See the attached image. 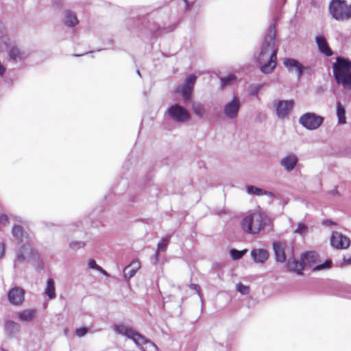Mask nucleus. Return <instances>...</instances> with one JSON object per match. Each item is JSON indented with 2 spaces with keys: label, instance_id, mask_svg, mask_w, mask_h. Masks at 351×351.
Returning <instances> with one entry per match:
<instances>
[{
  "label": "nucleus",
  "instance_id": "obj_1",
  "mask_svg": "<svg viewBox=\"0 0 351 351\" xmlns=\"http://www.w3.org/2000/svg\"><path fill=\"white\" fill-rule=\"evenodd\" d=\"M275 27L271 25L267 29L258 56L261 71L264 73H270L276 66L278 48L275 47Z\"/></svg>",
  "mask_w": 351,
  "mask_h": 351
},
{
  "label": "nucleus",
  "instance_id": "obj_2",
  "mask_svg": "<svg viewBox=\"0 0 351 351\" xmlns=\"http://www.w3.org/2000/svg\"><path fill=\"white\" fill-rule=\"evenodd\" d=\"M241 226L243 232L256 235L266 228L270 229L271 221L264 211L256 210L247 215L242 219Z\"/></svg>",
  "mask_w": 351,
  "mask_h": 351
},
{
  "label": "nucleus",
  "instance_id": "obj_3",
  "mask_svg": "<svg viewBox=\"0 0 351 351\" xmlns=\"http://www.w3.org/2000/svg\"><path fill=\"white\" fill-rule=\"evenodd\" d=\"M113 329L117 335L132 339L138 346L141 347L143 351H158L157 346L153 342L146 339L131 327L123 324H118L115 325Z\"/></svg>",
  "mask_w": 351,
  "mask_h": 351
},
{
  "label": "nucleus",
  "instance_id": "obj_4",
  "mask_svg": "<svg viewBox=\"0 0 351 351\" xmlns=\"http://www.w3.org/2000/svg\"><path fill=\"white\" fill-rule=\"evenodd\" d=\"M334 77L338 84L345 88L351 89V62L344 58H337L332 64Z\"/></svg>",
  "mask_w": 351,
  "mask_h": 351
},
{
  "label": "nucleus",
  "instance_id": "obj_5",
  "mask_svg": "<svg viewBox=\"0 0 351 351\" xmlns=\"http://www.w3.org/2000/svg\"><path fill=\"white\" fill-rule=\"evenodd\" d=\"M329 10L332 16L338 21H346L351 18V6L346 1L332 0Z\"/></svg>",
  "mask_w": 351,
  "mask_h": 351
},
{
  "label": "nucleus",
  "instance_id": "obj_6",
  "mask_svg": "<svg viewBox=\"0 0 351 351\" xmlns=\"http://www.w3.org/2000/svg\"><path fill=\"white\" fill-rule=\"evenodd\" d=\"M196 79V75L191 74L186 77L183 84L178 86L176 89V93L182 94L185 103H188L191 101Z\"/></svg>",
  "mask_w": 351,
  "mask_h": 351
},
{
  "label": "nucleus",
  "instance_id": "obj_7",
  "mask_svg": "<svg viewBox=\"0 0 351 351\" xmlns=\"http://www.w3.org/2000/svg\"><path fill=\"white\" fill-rule=\"evenodd\" d=\"M167 113L173 121L178 123H186L191 119L189 112L178 104H175L170 106Z\"/></svg>",
  "mask_w": 351,
  "mask_h": 351
},
{
  "label": "nucleus",
  "instance_id": "obj_8",
  "mask_svg": "<svg viewBox=\"0 0 351 351\" xmlns=\"http://www.w3.org/2000/svg\"><path fill=\"white\" fill-rule=\"evenodd\" d=\"M324 117L313 112H306L299 119V123L307 130H316L322 125Z\"/></svg>",
  "mask_w": 351,
  "mask_h": 351
},
{
  "label": "nucleus",
  "instance_id": "obj_9",
  "mask_svg": "<svg viewBox=\"0 0 351 351\" xmlns=\"http://www.w3.org/2000/svg\"><path fill=\"white\" fill-rule=\"evenodd\" d=\"M241 107V102L237 96L227 101L223 107L224 116L230 120L236 119L238 117L239 110Z\"/></svg>",
  "mask_w": 351,
  "mask_h": 351
},
{
  "label": "nucleus",
  "instance_id": "obj_10",
  "mask_svg": "<svg viewBox=\"0 0 351 351\" xmlns=\"http://www.w3.org/2000/svg\"><path fill=\"white\" fill-rule=\"evenodd\" d=\"M330 243L333 247L346 249L350 245V240L340 232H333L330 237Z\"/></svg>",
  "mask_w": 351,
  "mask_h": 351
},
{
  "label": "nucleus",
  "instance_id": "obj_11",
  "mask_svg": "<svg viewBox=\"0 0 351 351\" xmlns=\"http://www.w3.org/2000/svg\"><path fill=\"white\" fill-rule=\"evenodd\" d=\"M294 102L293 100L278 101L276 104V114L278 118L284 119L288 116L293 108Z\"/></svg>",
  "mask_w": 351,
  "mask_h": 351
},
{
  "label": "nucleus",
  "instance_id": "obj_12",
  "mask_svg": "<svg viewBox=\"0 0 351 351\" xmlns=\"http://www.w3.org/2000/svg\"><path fill=\"white\" fill-rule=\"evenodd\" d=\"M298 162V158L293 153H288L285 155L280 160V165L287 172L293 171Z\"/></svg>",
  "mask_w": 351,
  "mask_h": 351
},
{
  "label": "nucleus",
  "instance_id": "obj_13",
  "mask_svg": "<svg viewBox=\"0 0 351 351\" xmlns=\"http://www.w3.org/2000/svg\"><path fill=\"white\" fill-rule=\"evenodd\" d=\"M25 291L22 288L15 287L11 289L8 293L9 302L13 305H19L24 300Z\"/></svg>",
  "mask_w": 351,
  "mask_h": 351
},
{
  "label": "nucleus",
  "instance_id": "obj_14",
  "mask_svg": "<svg viewBox=\"0 0 351 351\" xmlns=\"http://www.w3.org/2000/svg\"><path fill=\"white\" fill-rule=\"evenodd\" d=\"M283 63L289 72L296 73L298 79L302 77L304 66L299 61L293 58H286Z\"/></svg>",
  "mask_w": 351,
  "mask_h": 351
},
{
  "label": "nucleus",
  "instance_id": "obj_15",
  "mask_svg": "<svg viewBox=\"0 0 351 351\" xmlns=\"http://www.w3.org/2000/svg\"><path fill=\"white\" fill-rule=\"evenodd\" d=\"M36 256L37 253L32 249L29 245H23L18 252L17 259L23 262L29 258H35Z\"/></svg>",
  "mask_w": 351,
  "mask_h": 351
},
{
  "label": "nucleus",
  "instance_id": "obj_16",
  "mask_svg": "<svg viewBox=\"0 0 351 351\" xmlns=\"http://www.w3.org/2000/svg\"><path fill=\"white\" fill-rule=\"evenodd\" d=\"M315 42L317 45L318 49L320 53H323L326 56H331L332 55V51L328 46V44L326 38L322 36H317L315 37Z\"/></svg>",
  "mask_w": 351,
  "mask_h": 351
},
{
  "label": "nucleus",
  "instance_id": "obj_17",
  "mask_svg": "<svg viewBox=\"0 0 351 351\" xmlns=\"http://www.w3.org/2000/svg\"><path fill=\"white\" fill-rule=\"evenodd\" d=\"M8 56L10 60L20 62L26 59L27 54L24 51H21L18 47L12 46L9 49Z\"/></svg>",
  "mask_w": 351,
  "mask_h": 351
},
{
  "label": "nucleus",
  "instance_id": "obj_18",
  "mask_svg": "<svg viewBox=\"0 0 351 351\" xmlns=\"http://www.w3.org/2000/svg\"><path fill=\"white\" fill-rule=\"evenodd\" d=\"M251 256L255 263H264L269 258V253L264 249L254 248L251 251Z\"/></svg>",
  "mask_w": 351,
  "mask_h": 351
},
{
  "label": "nucleus",
  "instance_id": "obj_19",
  "mask_svg": "<svg viewBox=\"0 0 351 351\" xmlns=\"http://www.w3.org/2000/svg\"><path fill=\"white\" fill-rule=\"evenodd\" d=\"M285 249V244L282 242H274L273 243V250L274 251L275 257L277 262H285L286 255Z\"/></svg>",
  "mask_w": 351,
  "mask_h": 351
},
{
  "label": "nucleus",
  "instance_id": "obj_20",
  "mask_svg": "<svg viewBox=\"0 0 351 351\" xmlns=\"http://www.w3.org/2000/svg\"><path fill=\"white\" fill-rule=\"evenodd\" d=\"M317 258L318 254L315 252H304L300 256V259L306 267H312Z\"/></svg>",
  "mask_w": 351,
  "mask_h": 351
},
{
  "label": "nucleus",
  "instance_id": "obj_21",
  "mask_svg": "<svg viewBox=\"0 0 351 351\" xmlns=\"http://www.w3.org/2000/svg\"><path fill=\"white\" fill-rule=\"evenodd\" d=\"M141 264L138 261H133L129 265L123 269L124 277L127 279L132 278L140 269Z\"/></svg>",
  "mask_w": 351,
  "mask_h": 351
},
{
  "label": "nucleus",
  "instance_id": "obj_22",
  "mask_svg": "<svg viewBox=\"0 0 351 351\" xmlns=\"http://www.w3.org/2000/svg\"><path fill=\"white\" fill-rule=\"evenodd\" d=\"M287 267L290 271H295L298 274H301L302 271L306 267L302 260L298 261L294 258L289 259Z\"/></svg>",
  "mask_w": 351,
  "mask_h": 351
},
{
  "label": "nucleus",
  "instance_id": "obj_23",
  "mask_svg": "<svg viewBox=\"0 0 351 351\" xmlns=\"http://www.w3.org/2000/svg\"><path fill=\"white\" fill-rule=\"evenodd\" d=\"M64 23L68 27H73L78 23L75 14L70 10H66L64 14Z\"/></svg>",
  "mask_w": 351,
  "mask_h": 351
},
{
  "label": "nucleus",
  "instance_id": "obj_24",
  "mask_svg": "<svg viewBox=\"0 0 351 351\" xmlns=\"http://www.w3.org/2000/svg\"><path fill=\"white\" fill-rule=\"evenodd\" d=\"M9 38L5 32L4 27L0 21V51H4L8 49Z\"/></svg>",
  "mask_w": 351,
  "mask_h": 351
},
{
  "label": "nucleus",
  "instance_id": "obj_25",
  "mask_svg": "<svg viewBox=\"0 0 351 351\" xmlns=\"http://www.w3.org/2000/svg\"><path fill=\"white\" fill-rule=\"evenodd\" d=\"M169 241V237H166L162 239V240L157 245V251L154 254L155 258V263H158L159 261V254L160 252H165L167 250L168 243Z\"/></svg>",
  "mask_w": 351,
  "mask_h": 351
},
{
  "label": "nucleus",
  "instance_id": "obj_26",
  "mask_svg": "<svg viewBox=\"0 0 351 351\" xmlns=\"http://www.w3.org/2000/svg\"><path fill=\"white\" fill-rule=\"evenodd\" d=\"M36 315V311L34 309H27L21 311L18 313V318L21 322H30Z\"/></svg>",
  "mask_w": 351,
  "mask_h": 351
},
{
  "label": "nucleus",
  "instance_id": "obj_27",
  "mask_svg": "<svg viewBox=\"0 0 351 351\" xmlns=\"http://www.w3.org/2000/svg\"><path fill=\"white\" fill-rule=\"evenodd\" d=\"M45 293L51 300L56 298V287L55 282L52 278H49L47 281V286L45 289Z\"/></svg>",
  "mask_w": 351,
  "mask_h": 351
},
{
  "label": "nucleus",
  "instance_id": "obj_28",
  "mask_svg": "<svg viewBox=\"0 0 351 351\" xmlns=\"http://www.w3.org/2000/svg\"><path fill=\"white\" fill-rule=\"evenodd\" d=\"M192 109L197 117L202 119L206 114L205 106L201 102H193L192 104Z\"/></svg>",
  "mask_w": 351,
  "mask_h": 351
},
{
  "label": "nucleus",
  "instance_id": "obj_29",
  "mask_svg": "<svg viewBox=\"0 0 351 351\" xmlns=\"http://www.w3.org/2000/svg\"><path fill=\"white\" fill-rule=\"evenodd\" d=\"M20 326L13 321H7L5 324V329L9 335H12L19 330Z\"/></svg>",
  "mask_w": 351,
  "mask_h": 351
},
{
  "label": "nucleus",
  "instance_id": "obj_30",
  "mask_svg": "<svg viewBox=\"0 0 351 351\" xmlns=\"http://www.w3.org/2000/svg\"><path fill=\"white\" fill-rule=\"evenodd\" d=\"M345 114L346 111L344 107L340 102H338L337 105V115L339 123L344 124L346 122Z\"/></svg>",
  "mask_w": 351,
  "mask_h": 351
},
{
  "label": "nucleus",
  "instance_id": "obj_31",
  "mask_svg": "<svg viewBox=\"0 0 351 351\" xmlns=\"http://www.w3.org/2000/svg\"><path fill=\"white\" fill-rule=\"evenodd\" d=\"M265 84H252L247 88L248 93L250 95L257 97L259 90L264 86Z\"/></svg>",
  "mask_w": 351,
  "mask_h": 351
},
{
  "label": "nucleus",
  "instance_id": "obj_32",
  "mask_svg": "<svg viewBox=\"0 0 351 351\" xmlns=\"http://www.w3.org/2000/svg\"><path fill=\"white\" fill-rule=\"evenodd\" d=\"M263 190L264 189H262L253 185H249L246 186V191L249 195L262 196L263 193Z\"/></svg>",
  "mask_w": 351,
  "mask_h": 351
},
{
  "label": "nucleus",
  "instance_id": "obj_33",
  "mask_svg": "<svg viewBox=\"0 0 351 351\" xmlns=\"http://www.w3.org/2000/svg\"><path fill=\"white\" fill-rule=\"evenodd\" d=\"M12 234L15 238L18 239L19 240H21V241H23V232L21 226L18 225H14L12 228Z\"/></svg>",
  "mask_w": 351,
  "mask_h": 351
},
{
  "label": "nucleus",
  "instance_id": "obj_34",
  "mask_svg": "<svg viewBox=\"0 0 351 351\" xmlns=\"http://www.w3.org/2000/svg\"><path fill=\"white\" fill-rule=\"evenodd\" d=\"M247 250L245 249L241 251H239L235 249H232L230 250V255L232 259L239 260L243 257V256L247 252Z\"/></svg>",
  "mask_w": 351,
  "mask_h": 351
},
{
  "label": "nucleus",
  "instance_id": "obj_35",
  "mask_svg": "<svg viewBox=\"0 0 351 351\" xmlns=\"http://www.w3.org/2000/svg\"><path fill=\"white\" fill-rule=\"evenodd\" d=\"M236 80V77L233 74H230L226 77L221 78L222 86H226Z\"/></svg>",
  "mask_w": 351,
  "mask_h": 351
},
{
  "label": "nucleus",
  "instance_id": "obj_36",
  "mask_svg": "<svg viewBox=\"0 0 351 351\" xmlns=\"http://www.w3.org/2000/svg\"><path fill=\"white\" fill-rule=\"evenodd\" d=\"M307 226L303 223H299L297 228L294 230L295 233L303 235L307 232Z\"/></svg>",
  "mask_w": 351,
  "mask_h": 351
},
{
  "label": "nucleus",
  "instance_id": "obj_37",
  "mask_svg": "<svg viewBox=\"0 0 351 351\" xmlns=\"http://www.w3.org/2000/svg\"><path fill=\"white\" fill-rule=\"evenodd\" d=\"M332 262L329 260L326 261L323 264L317 265L313 267V271H319L330 267Z\"/></svg>",
  "mask_w": 351,
  "mask_h": 351
},
{
  "label": "nucleus",
  "instance_id": "obj_38",
  "mask_svg": "<svg viewBox=\"0 0 351 351\" xmlns=\"http://www.w3.org/2000/svg\"><path fill=\"white\" fill-rule=\"evenodd\" d=\"M237 290L243 295H247L250 292L249 287L244 285L241 283H239L237 285Z\"/></svg>",
  "mask_w": 351,
  "mask_h": 351
},
{
  "label": "nucleus",
  "instance_id": "obj_39",
  "mask_svg": "<svg viewBox=\"0 0 351 351\" xmlns=\"http://www.w3.org/2000/svg\"><path fill=\"white\" fill-rule=\"evenodd\" d=\"M88 266L90 268H92V269H95L98 271H101L103 274L107 275V273L102 269V268L101 267H99V265H97V264L96 263L95 261L93 260V259H91L88 261Z\"/></svg>",
  "mask_w": 351,
  "mask_h": 351
},
{
  "label": "nucleus",
  "instance_id": "obj_40",
  "mask_svg": "<svg viewBox=\"0 0 351 351\" xmlns=\"http://www.w3.org/2000/svg\"><path fill=\"white\" fill-rule=\"evenodd\" d=\"M69 245L71 249L77 250L83 247L85 245V243L82 241H72Z\"/></svg>",
  "mask_w": 351,
  "mask_h": 351
},
{
  "label": "nucleus",
  "instance_id": "obj_41",
  "mask_svg": "<svg viewBox=\"0 0 351 351\" xmlns=\"http://www.w3.org/2000/svg\"><path fill=\"white\" fill-rule=\"evenodd\" d=\"M88 332V329L86 327H82L77 328L75 334L77 337H82L84 336Z\"/></svg>",
  "mask_w": 351,
  "mask_h": 351
},
{
  "label": "nucleus",
  "instance_id": "obj_42",
  "mask_svg": "<svg viewBox=\"0 0 351 351\" xmlns=\"http://www.w3.org/2000/svg\"><path fill=\"white\" fill-rule=\"evenodd\" d=\"M263 195H267L271 198H273L275 197V194L273 192L268 191L266 190H263Z\"/></svg>",
  "mask_w": 351,
  "mask_h": 351
},
{
  "label": "nucleus",
  "instance_id": "obj_43",
  "mask_svg": "<svg viewBox=\"0 0 351 351\" xmlns=\"http://www.w3.org/2000/svg\"><path fill=\"white\" fill-rule=\"evenodd\" d=\"M342 265H351V256L349 258L344 257L343 259Z\"/></svg>",
  "mask_w": 351,
  "mask_h": 351
},
{
  "label": "nucleus",
  "instance_id": "obj_44",
  "mask_svg": "<svg viewBox=\"0 0 351 351\" xmlns=\"http://www.w3.org/2000/svg\"><path fill=\"white\" fill-rule=\"evenodd\" d=\"M5 71V66L0 62V76H2L4 74Z\"/></svg>",
  "mask_w": 351,
  "mask_h": 351
},
{
  "label": "nucleus",
  "instance_id": "obj_45",
  "mask_svg": "<svg viewBox=\"0 0 351 351\" xmlns=\"http://www.w3.org/2000/svg\"><path fill=\"white\" fill-rule=\"evenodd\" d=\"M191 287L193 289H195L197 292H199V286L197 285H191Z\"/></svg>",
  "mask_w": 351,
  "mask_h": 351
},
{
  "label": "nucleus",
  "instance_id": "obj_46",
  "mask_svg": "<svg viewBox=\"0 0 351 351\" xmlns=\"http://www.w3.org/2000/svg\"><path fill=\"white\" fill-rule=\"evenodd\" d=\"M4 253V247L3 245H0V257Z\"/></svg>",
  "mask_w": 351,
  "mask_h": 351
},
{
  "label": "nucleus",
  "instance_id": "obj_47",
  "mask_svg": "<svg viewBox=\"0 0 351 351\" xmlns=\"http://www.w3.org/2000/svg\"><path fill=\"white\" fill-rule=\"evenodd\" d=\"M137 74H138V75H141L140 71H139L138 70H137Z\"/></svg>",
  "mask_w": 351,
  "mask_h": 351
}]
</instances>
